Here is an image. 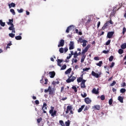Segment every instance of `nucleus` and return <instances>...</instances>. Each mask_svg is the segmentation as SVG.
<instances>
[{
  "label": "nucleus",
  "instance_id": "nucleus-1",
  "mask_svg": "<svg viewBox=\"0 0 126 126\" xmlns=\"http://www.w3.org/2000/svg\"><path fill=\"white\" fill-rule=\"evenodd\" d=\"M51 110H49V114L51 115V117L55 118L57 116V110H54L55 107L54 106H51Z\"/></svg>",
  "mask_w": 126,
  "mask_h": 126
},
{
  "label": "nucleus",
  "instance_id": "nucleus-2",
  "mask_svg": "<svg viewBox=\"0 0 126 126\" xmlns=\"http://www.w3.org/2000/svg\"><path fill=\"white\" fill-rule=\"evenodd\" d=\"M76 79V77L72 76V75L68 76V78L66 80L67 83H70V82H73L74 80Z\"/></svg>",
  "mask_w": 126,
  "mask_h": 126
},
{
  "label": "nucleus",
  "instance_id": "nucleus-3",
  "mask_svg": "<svg viewBox=\"0 0 126 126\" xmlns=\"http://www.w3.org/2000/svg\"><path fill=\"white\" fill-rule=\"evenodd\" d=\"M91 47V45L90 44H88L85 48L84 49H83L82 50V52L81 53L82 55H85L86 53H87V52L88 51V50H89V48Z\"/></svg>",
  "mask_w": 126,
  "mask_h": 126
},
{
  "label": "nucleus",
  "instance_id": "nucleus-4",
  "mask_svg": "<svg viewBox=\"0 0 126 126\" xmlns=\"http://www.w3.org/2000/svg\"><path fill=\"white\" fill-rule=\"evenodd\" d=\"M92 75H93V76H94V77H95L96 78H99V77H100L99 75H101V73L99 74H98L94 72V71H92Z\"/></svg>",
  "mask_w": 126,
  "mask_h": 126
},
{
  "label": "nucleus",
  "instance_id": "nucleus-5",
  "mask_svg": "<svg viewBox=\"0 0 126 126\" xmlns=\"http://www.w3.org/2000/svg\"><path fill=\"white\" fill-rule=\"evenodd\" d=\"M114 34H115L114 32H109L107 33V38H108L109 39H111V38L113 37V35H114Z\"/></svg>",
  "mask_w": 126,
  "mask_h": 126
},
{
  "label": "nucleus",
  "instance_id": "nucleus-6",
  "mask_svg": "<svg viewBox=\"0 0 126 126\" xmlns=\"http://www.w3.org/2000/svg\"><path fill=\"white\" fill-rule=\"evenodd\" d=\"M110 24V22L109 21H107L106 23L104 24L103 27L101 28V30H105V29H107L108 28V26H109Z\"/></svg>",
  "mask_w": 126,
  "mask_h": 126
},
{
  "label": "nucleus",
  "instance_id": "nucleus-7",
  "mask_svg": "<svg viewBox=\"0 0 126 126\" xmlns=\"http://www.w3.org/2000/svg\"><path fill=\"white\" fill-rule=\"evenodd\" d=\"M69 47V50H73L74 49V42L73 41H70Z\"/></svg>",
  "mask_w": 126,
  "mask_h": 126
},
{
  "label": "nucleus",
  "instance_id": "nucleus-8",
  "mask_svg": "<svg viewBox=\"0 0 126 126\" xmlns=\"http://www.w3.org/2000/svg\"><path fill=\"white\" fill-rule=\"evenodd\" d=\"M64 46V40L61 39L60 42L59 43L58 47L60 48V47H63Z\"/></svg>",
  "mask_w": 126,
  "mask_h": 126
},
{
  "label": "nucleus",
  "instance_id": "nucleus-9",
  "mask_svg": "<svg viewBox=\"0 0 126 126\" xmlns=\"http://www.w3.org/2000/svg\"><path fill=\"white\" fill-rule=\"evenodd\" d=\"M73 107L71 105H68L67 106L66 110L65 111V114H68L69 113V111H71L72 110Z\"/></svg>",
  "mask_w": 126,
  "mask_h": 126
},
{
  "label": "nucleus",
  "instance_id": "nucleus-10",
  "mask_svg": "<svg viewBox=\"0 0 126 126\" xmlns=\"http://www.w3.org/2000/svg\"><path fill=\"white\" fill-rule=\"evenodd\" d=\"M49 92V95H51L52 96H55V91H54V90H52V88H51V87H50Z\"/></svg>",
  "mask_w": 126,
  "mask_h": 126
},
{
  "label": "nucleus",
  "instance_id": "nucleus-11",
  "mask_svg": "<svg viewBox=\"0 0 126 126\" xmlns=\"http://www.w3.org/2000/svg\"><path fill=\"white\" fill-rule=\"evenodd\" d=\"M85 102L86 104H91L92 100L91 99L89 98V97H86L85 98Z\"/></svg>",
  "mask_w": 126,
  "mask_h": 126
},
{
  "label": "nucleus",
  "instance_id": "nucleus-12",
  "mask_svg": "<svg viewBox=\"0 0 126 126\" xmlns=\"http://www.w3.org/2000/svg\"><path fill=\"white\" fill-rule=\"evenodd\" d=\"M49 74L50 75V77L51 78H54L56 75V72H55V71L49 72Z\"/></svg>",
  "mask_w": 126,
  "mask_h": 126
},
{
  "label": "nucleus",
  "instance_id": "nucleus-13",
  "mask_svg": "<svg viewBox=\"0 0 126 126\" xmlns=\"http://www.w3.org/2000/svg\"><path fill=\"white\" fill-rule=\"evenodd\" d=\"M82 79H83V74H82L81 75V77H79L77 78V81L78 83L81 82L82 81Z\"/></svg>",
  "mask_w": 126,
  "mask_h": 126
},
{
  "label": "nucleus",
  "instance_id": "nucleus-14",
  "mask_svg": "<svg viewBox=\"0 0 126 126\" xmlns=\"http://www.w3.org/2000/svg\"><path fill=\"white\" fill-rule=\"evenodd\" d=\"M93 94H99V91L96 90V88H94L92 91Z\"/></svg>",
  "mask_w": 126,
  "mask_h": 126
},
{
  "label": "nucleus",
  "instance_id": "nucleus-15",
  "mask_svg": "<svg viewBox=\"0 0 126 126\" xmlns=\"http://www.w3.org/2000/svg\"><path fill=\"white\" fill-rule=\"evenodd\" d=\"M93 109L99 111V110H100L101 109V106H100V105H94V106H93Z\"/></svg>",
  "mask_w": 126,
  "mask_h": 126
},
{
  "label": "nucleus",
  "instance_id": "nucleus-16",
  "mask_svg": "<svg viewBox=\"0 0 126 126\" xmlns=\"http://www.w3.org/2000/svg\"><path fill=\"white\" fill-rule=\"evenodd\" d=\"M118 100H119L120 103H124V97L121 96H119L118 97Z\"/></svg>",
  "mask_w": 126,
  "mask_h": 126
},
{
  "label": "nucleus",
  "instance_id": "nucleus-17",
  "mask_svg": "<svg viewBox=\"0 0 126 126\" xmlns=\"http://www.w3.org/2000/svg\"><path fill=\"white\" fill-rule=\"evenodd\" d=\"M72 27H73V26H69V27H68L66 29V32L69 33V31H70L71 30Z\"/></svg>",
  "mask_w": 126,
  "mask_h": 126
},
{
  "label": "nucleus",
  "instance_id": "nucleus-18",
  "mask_svg": "<svg viewBox=\"0 0 126 126\" xmlns=\"http://www.w3.org/2000/svg\"><path fill=\"white\" fill-rule=\"evenodd\" d=\"M84 107H85V105H82L81 107L78 110V113H81V112H82V110L84 109Z\"/></svg>",
  "mask_w": 126,
  "mask_h": 126
},
{
  "label": "nucleus",
  "instance_id": "nucleus-19",
  "mask_svg": "<svg viewBox=\"0 0 126 126\" xmlns=\"http://www.w3.org/2000/svg\"><path fill=\"white\" fill-rule=\"evenodd\" d=\"M8 25H13V19H9V22L7 23Z\"/></svg>",
  "mask_w": 126,
  "mask_h": 126
},
{
  "label": "nucleus",
  "instance_id": "nucleus-20",
  "mask_svg": "<svg viewBox=\"0 0 126 126\" xmlns=\"http://www.w3.org/2000/svg\"><path fill=\"white\" fill-rule=\"evenodd\" d=\"M57 63H58V65H59V66H62V64H61V63H63V60L58 59Z\"/></svg>",
  "mask_w": 126,
  "mask_h": 126
},
{
  "label": "nucleus",
  "instance_id": "nucleus-21",
  "mask_svg": "<svg viewBox=\"0 0 126 126\" xmlns=\"http://www.w3.org/2000/svg\"><path fill=\"white\" fill-rule=\"evenodd\" d=\"M8 6L9 8H11V7H15V3L11 2L10 4H8Z\"/></svg>",
  "mask_w": 126,
  "mask_h": 126
},
{
  "label": "nucleus",
  "instance_id": "nucleus-22",
  "mask_svg": "<svg viewBox=\"0 0 126 126\" xmlns=\"http://www.w3.org/2000/svg\"><path fill=\"white\" fill-rule=\"evenodd\" d=\"M72 69L71 68H68L66 71H65V74H69L71 72Z\"/></svg>",
  "mask_w": 126,
  "mask_h": 126
},
{
  "label": "nucleus",
  "instance_id": "nucleus-23",
  "mask_svg": "<svg viewBox=\"0 0 126 126\" xmlns=\"http://www.w3.org/2000/svg\"><path fill=\"white\" fill-rule=\"evenodd\" d=\"M42 110L43 111H44V110H47V103H46V102L43 103Z\"/></svg>",
  "mask_w": 126,
  "mask_h": 126
},
{
  "label": "nucleus",
  "instance_id": "nucleus-24",
  "mask_svg": "<svg viewBox=\"0 0 126 126\" xmlns=\"http://www.w3.org/2000/svg\"><path fill=\"white\" fill-rule=\"evenodd\" d=\"M82 58L81 59V63H83L84 62V60H85V58H86V55H82Z\"/></svg>",
  "mask_w": 126,
  "mask_h": 126
},
{
  "label": "nucleus",
  "instance_id": "nucleus-25",
  "mask_svg": "<svg viewBox=\"0 0 126 126\" xmlns=\"http://www.w3.org/2000/svg\"><path fill=\"white\" fill-rule=\"evenodd\" d=\"M82 58L81 59V63H83L84 62V60H85V58H86V55H82Z\"/></svg>",
  "mask_w": 126,
  "mask_h": 126
},
{
  "label": "nucleus",
  "instance_id": "nucleus-26",
  "mask_svg": "<svg viewBox=\"0 0 126 126\" xmlns=\"http://www.w3.org/2000/svg\"><path fill=\"white\" fill-rule=\"evenodd\" d=\"M88 41L87 40L84 39L83 40L82 46L83 47H86L87 43H88Z\"/></svg>",
  "mask_w": 126,
  "mask_h": 126
},
{
  "label": "nucleus",
  "instance_id": "nucleus-27",
  "mask_svg": "<svg viewBox=\"0 0 126 126\" xmlns=\"http://www.w3.org/2000/svg\"><path fill=\"white\" fill-rule=\"evenodd\" d=\"M0 25L1 26H2V27H4V26H5V23L3 22L2 20H0Z\"/></svg>",
  "mask_w": 126,
  "mask_h": 126
},
{
  "label": "nucleus",
  "instance_id": "nucleus-28",
  "mask_svg": "<svg viewBox=\"0 0 126 126\" xmlns=\"http://www.w3.org/2000/svg\"><path fill=\"white\" fill-rule=\"evenodd\" d=\"M96 65L97 66L101 67L102 66V64H103V62L102 61H99L98 63H96Z\"/></svg>",
  "mask_w": 126,
  "mask_h": 126
},
{
  "label": "nucleus",
  "instance_id": "nucleus-29",
  "mask_svg": "<svg viewBox=\"0 0 126 126\" xmlns=\"http://www.w3.org/2000/svg\"><path fill=\"white\" fill-rule=\"evenodd\" d=\"M65 126H69L70 125V121L67 120L65 122Z\"/></svg>",
  "mask_w": 126,
  "mask_h": 126
},
{
  "label": "nucleus",
  "instance_id": "nucleus-30",
  "mask_svg": "<svg viewBox=\"0 0 126 126\" xmlns=\"http://www.w3.org/2000/svg\"><path fill=\"white\" fill-rule=\"evenodd\" d=\"M15 29L14 28V25H11V26L9 27L8 29L11 31L12 30H14Z\"/></svg>",
  "mask_w": 126,
  "mask_h": 126
},
{
  "label": "nucleus",
  "instance_id": "nucleus-31",
  "mask_svg": "<svg viewBox=\"0 0 126 126\" xmlns=\"http://www.w3.org/2000/svg\"><path fill=\"white\" fill-rule=\"evenodd\" d=\"M121 49H123V50H125V49H126V43L123 44L121 45Z\"/></svg>",
  "mask_w": 126,
  "mask_h": 126
},
{
  "label": "nucleus",
  "instance_id": "nucleus-32",
  "mask_svg": "<svg viewBox=\"0 0 126 126\" xmlns=\"http://www.w3.org/2000/svg\"><path fill=\"white\" fill-rule=\"evenodd\" d=\"M72 89H73V90H74V92H75V93H76V92H77V88H76V87L75 86H73V87H72Z\"/></svg>",
  "mask_w": 126,
  "mask_h": 126
},
{
  "label": "nucleus",
  "instance_id": "nucleus-33",
  "mask_svg": "<svg viewBox=\"0 0 126 126\" xmlns=\"http://www.w3.org/2000/svg\"><path fill=\"white\" fill-rule=\"evenodd\" d=\"M118 53L119 54H120V55H122V54H124V50L122 49H119Z\"/></svg>",
  "mask_w": 126,
  "mask_h": 126
},
{
  "label": "nucleus",
  "instance_id": "nucleus-34",
  "mask_svg": "<svg viewBox=\"0 0 126 126\" xmlns=\"http://www.w3.org/2000/svg\"><path fill=\"white\" fill-rule=\"evenodd\" d=\"M59 124H60V125L62 126H65L64 123H63V120H60Z\"/></svg>",
  "mask_w": 126,
  "mask_h": 126
},
{
  "label": "nucleus",
  "instance_id": "nucleus-35",
  "mask_svg": "<svg viewBox=\"0 0 126 126\" xmlns=\"http://www.w3.org/2000/svg\"><path fill=\"white\" fill-rule=\"evenodd\" d=\"M16 40H21L22 39V37L20 35H18L17 36H15Z\"/></svg>",
  "mask_w": 126,
  "mask_h": 126
},
{
  "label": "nucleus",
  "instance_id": "nucleus-36",
  "mask_svg": "<svg viewBox=\"0 0 126 126\" xmlns=\"http://www.w3.org/2000/svg\"><path fill=\"white\" fill-rule=\"evenodd\" d=\"M59 52L61 54H63V52H64V49L63 48L61 47L59 49Z\"/></svg>",
  "mask_w": 126,
  "mask_h": 126
},
{
  "label": "nucleus",
  "instance_id": "nucleus-37",
  "mask_svg": "<svg viewBox=\"0 0 126 126\" xmlns=\"http://www.w3.org/2000/svg\"><path fill=\"white\" fill-rule=\"evenodd\" d=\"M73 55H74V58H75V59H76V58H77V57H78V53H77V51H75Z\"/></svg>",
  "mask_w": 126,
  "mask_h": 126
},
{
  "label": "nucleus",
  "instance_id": "nucleus-38",
  "mask_svg": "<svg viewBox=\"0 0 126 126\" xmlns=\"http://www.w3.org/2000/svg\"><path fill=\"white\" fill-rule=\"evenodd\" d=\"M65 68H66V64H64L61 67V70H63L65 69Z\"/></svg>",
  "mask_w": 126,
  "mask_h": 126
},
{
  "label": "nucleus",
  "instance_id": "nucleus-39",
  "mask_svg": "<svg viewBox=\"0 0 126 126\" xmlns=\"http://www.w3.org/2000/svg\"><path fill=\"white\" fill-rule=\"evenodd\" d=\"M9 37H11V38H14V36H15V34L11 33L9 34Z\"/></svg>",
  "mask_w": 126,
  "mask_h": 126
},
{
  "label": "nucleus",
  "instance_id": "nucleus-40",
  "mask_svg": "<svg viewBox=\"0 0 126 126\" xmlns=\"http://www.w3.org/2000/svg\"><path fill=\"white\" fill-rule=\"evenodd\" d=\"M81 95L83 98H85L87 96V94L86 93H84V94H81Z\"/></svg>",
  "mask_w": 126,
  "mask_h": 126
},
{
  "label": "nucleus",
  "instance_id": "nucleus-41",
  "mask_svg": "<svg viewBox=\"0 0 126 126\" xmlns=\"http://www.w3.org/2000/svg\"><path fill=\"white\" fill-rule=\"evenodd\" d=\"M126 91V89L122 88L120 90L121 93H125Z\"/></svg>",
  "mask_w": 126,
  "mask_h": 126
},
{
  "label": "nucleus",
  "instance_id": "nucleus-42",
  "mask_svg": "<svg viewBox=\"0 0 126 126\" xmlns=\"http://www.w3.org/2000/svg\"><path fill=\"white\" fill-rule=\"evenodd\" d=\"M81 88H86V86L85 85V84L81 83Z\"/></svg>",
  "mask_w": 126,
  "mask_h": 126
},
{
  "label": "nucleus",
  "instance_id": "nucleus-43",
  "mask_svg": "<svg viewBox=\"0 0 126 126\" xmlns=\"http://www.w3.org/2000/svg\"><path fill=\"white\" fill-rule=\"evenodd\" d=\"M10 12L12 13L13 15H15V11H14V9H11L10 10Z\"/></svg>",
  "mask_w": 126,
  "mask_h": 126
},
{
  "label": "nucleus",
  "instance_id": "nucleus-44",
  "mask_svg": "<svg viewBox=\"0 0 126 126\" xmlns=\"http://www.w3.org/2000/svg\"><path fill=\"white\" fill-rule=\"evenodd\" d=\"M126 28L125 27H124L123 29V32H122L123 35H125V34L126 33Z\"/></svg>",
  "mask_w": 126,
  "mask_h": 126
},
{
  "label": "nucleus",
  "instance_id": "nucleus-45",
  "mask_svg": "<svg viewBox=\"0 0 126 126\" xmlns=\"http://www.w3.org/2000/svg\"><path fill=\"white\" fill-rule=\"evenodd\" d=\"M114 60V56H111L109 58V62H113V60Z\"/></svg>",
  "mask_w": 126,
  "mask_h": 126
},
{
  "label": "nucleus",
  "instance_id": "nucleus-46",
  "mask_svg": "<svg viewBox=\"0 0 126 126\" xmlns=\"http://www.w3.org/2000/svg\"><path fill=\"white\" fill-rule=\"evenodd\" d=\"M100 99L101 101H104V100H105V95L104 94L101 95L100 96Z\"/></svg>",
  "mask_w": 126,
  "mask_h": 126
},
{
  "label": "nucleus",
  "instance_id": "nucleus-47",
  "mask_svg": "<svg viewBox=\"0 0 126 126\" xmlns=\"http://www.w3.org/2000/svg\"><path fill=\"white\" fill-rule=\"evenodd\" d=\"M42 120H43V119H42V118H40L38 119L37 120V122L38 124H40V123H41V122H42Z\"/></svg>",
  "mask_w": 126,
  "mask_h": 126
},
{
  "label": "nucleus",
  "instance_id": "nucleus-48",
  "mask_svg": "<svg viewBox=\"0 0 126 126\" xmlns=\"http://www.w3.org/2000/svg\"><path fill=\"white\" fill-rule=\"evenodd\" d=\"M116 83H117L116 82V81H113V82L111 84H110V86H114Z\"/></svg>",
  "mask_w": 126,
  "mask_h": 126
},
{
  "label": "nucleus",
  "instance_id": "nucleus-49",
  "mask_svg": "<svg viewBox=\"0 0 126 126\" xmlns=\"http://www.w3.org/2000/svg\"><path fill=\"white\" fill-rule=\"evenodd\" d=\"M108 103H109V105H112V104H113V99L110 98V99L109 100Z\"/></svg>",
  "mask_w": 126,
  "mask_h": 126
},
{
  "label": "nucleus",
  "instance_id": "nucleus-50",
  "mask_svg": "<svg viewBox=\"0 0 126 126\" xmlns=\"http://www.w3.org/2000/svg\"><path fill=\"white\" fill-rule=\"evenodd\" d=\"M111 43V40H108L106 42V46H109Z\"/></svg>",
  "mask_w": 126,
  "mask_h": 126
},
{
  "label": "nucleus",
  "instance_id": "nucleus-51",
  "mask_svg": "<svg viewBox=\"0 0 126 126\" xmlns=\"http://www.w3.org/2000/svg\"><path fill=\"white\" fill-rule=\"evenodd\" d=\"M90 69V67L89 68H85L83 69V71H87V70H89Z\"/></svg>",
  "mask_w": 126,
  "mask_h": 126
},
{
  "label": "nucleus",
  "instance_id": "nucleus-52",
  "mask_svg": "<svg viewBox=\"0 0 126 126\" xmlns=\"http://www.w3.org/2000/svg\"><path fill=\"white\" fill-rule=\"evenodd\" d=\"M50 86H49L48 89L44 90L45 93H47V92H49V91L50 90Z\"/></svg>",
  "mask_w": 126,
  "mask_h": 126
},
{
  "label": "nucleus",
  "instance_id": "nucleus-53",
  "mask_svg": "<svg viewBox=\"0 0 126 126\" xmlns=\"http://www.w3.org/2000/svg\"><path fill=\"white\" fill-rule=\"evenodd\" d=\"M126 82H123V83L121 84V87H126Z\"/></svg>",
  "mask_w": 126,
  "mask_h": 126
},
{
  "label": "nucleus",
  "instance_id": "nucleus-54",
  "mask_svg": "<svg viewBox=\"0 0 126 126\" xmlns=\"http://www.w3.org/2000/svg\"><path fill=\"white\" fill-rule=\"evenodd\" d=\"M109 52H110V51H109V50H103L102 51V53L103 54H108V53H109Z\"/></svg>",
  "mask_w": 126,
  "mask_h": 126
},
{
  "label": "nucleus",
  "instance_id": "nucleus-55",
  "mask_svg": "<svg viewBox=\"0 0 126 126\" xmlns=\"http://www.w3.org/2000/svg\"><path fill=\"white\" fill-rule=\"evenodd\" d=\"M94 61H99L100 60V58H99V57H95L94 58Z\"/></svg>",
  "mask_w": 126,
  "mask_h": 126
},
{
  "label": "nucleus",
  "instance_id": "nucleus-56",
  "mask_svg": "<svg viewBox=\"0 0 126 126\" xmlns=\"http://www.w3.org/2000/svg\"><path fill=\"white\" fill-rule=\"evenodd\" d=\"M114 66H115V63L112 62L111 63V65H110V67L112 68V67H114Z\"/></svg>",
  "mask_w": 126,
  "mask_h": 126
},
{
  "label": "nucleus",
  "instance_id": "nucleus-57",
  "mask_svg": "<svg viewBox=\"0 0 126 126\" xmlns=\"http://www.w3.org/2000/svg\"><path fill=\"white\" fill-rule=\"evenodd\" d=\"M18 12H19V13H21L22 12H23V9H18Z\"/></svg>",
  "mask_w": 126,
  "mask_h": 126
},
{
  "label": "nucleus",
  "instance_id": "nucleus-58",
  "mask_svg": "<svg viewBox=\"0 0 126 126\" xmlns=\"http://www.w3.org/2000/svg\"><path fill=\"white\" fill-rule=\"evenodd\" d=\"M44 80L45 82L44 83V84L45 85H47V84H48V79L47 78H45Z\"/></svg>",
  "mask_w": 126,
  "mask_h": 126
},
{
  "label": "nucleus",
  "instance_id": "nucleus-59",
  "mask_svg": "<svg viewBox=\"0 0 126 126\" xmlns=\"http://www.w3.org/2000/svg\"><path fill=\"white\" fill-rule=\"evenodd\" d=\"M68 51V48H67V47H65L64 48V52L65 53H66V52H67Z\"/></svg>",
  "mask_w": 126,
  "mask_h": 126
},
{
  "label": "nucleus",
  "instance_id": "nucleus-60",
  "mask_svg": "<svg viewBox=\"0 0 126 126\" xmlns=\"http://www.w3.org/2000/svg\"><path fill=\"white\" fill-rule=\"evenodd\" d=\"M35 103L36 105H39V104H40V102H39V100H36L35 101Z\"/></svg>",
  "mask_w": 126,
  "mask_h": 126
},
{
  "label": "nucleus",
  "instance_id": "nucleus-61",
  "mask_svg": "<svg viewBox=\"0 0 126 126\" xmlns=\"http://www.w3.org/2000/svg\"><path fill=\"white\" fill-rule=\"evenodd\" d=\"M40 82L41 84H44V79L43 78L40 80Z\"/></svg>",
  "mask_w": 126,
  "mask_h": 126
},
{
  "label": "nucleus",
  "instance_id": "nucleus-62",
  "mask_svg": "<svg viewBox=\"0 0 126 126\" xmlns=\"http://www.w3.org/2000/svg\"><path fill=\"white\" fill-rule=\"evenodd\" d=\"M100 25H101V22L99 21L98 22V23H97V28H99V27H100Z\"/></svg>",
  "mask_w": 126,
  "mask_h": 126
},
{
  "label": "nucleus",
  "instance_id": "nucleus-63",
  "mask_svg": "<svg viewBox=\"0 0 126 126\" xmlns=\"http://www.w3.org/2000/svg\"><path fill=\"white\" fill-rule=\"evenodd\" d=\"M79 42H80V43H83V40L82 39V38H79Z\"/></svg>",
  "mask_w": 126,
  "mask_h": 126
},
{
  "label": "nucleus",
  "instance_id": "nucleus-64",
  "mask_svg": "<svg viewBox=\"0 0 126 126\" xmlns=\"http://www.w3.org/2000/svg\"><path fill=\"white\" fill-rule=\"evenodd\" d=\"M88 109H89V108H88V106H86L84 108V111H88Z\"/></svg>",
  "mask_w": 126,
  "mask_h": 126
}]
</instances>
